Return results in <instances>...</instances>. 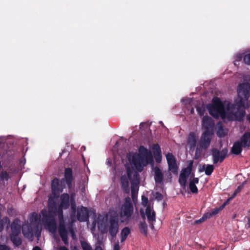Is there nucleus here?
Listing matches in <instances>:
<instances>
[{
  "label": "nucleus",
  "instance_id": "473e14b6",
  "mask_svg": "<svg viewBox=\"0 0 250 250\" xmlns=\"http://www.w3.org/2000/svg\"><path fill=\"white\" fill-rule=\"evenodd\" d=\"M139 187L137 184L134 182L131 183V197L133 201H134L137 197Z\"/></svg>",
  "mask_w": 250,
  "mask_h": 250
},
{
  "label": "nucleus",
  "instance_id": "f704fd0d",
  "mask_svg": "<svg viewBox=\"0 0 250 250\" xmlns=\"http://www.w3.org/2000/svg\"><path fill=\"white\" fill-rule=\"evenodd\" d=\"M152 148L154 155H160L161 150L160 146L158 144L153 145Z\"/></svg>",
  "mask_w": 250,
  "mask_h": 250
},
{
  "label": "nucleus",
  "instance_id": "dca6fc26",
  "mask_svg": "<svg viewBox=\"0 0 250 250\" xmlns=\"http://www.w3.org/2000/svg\"><path fill=\"white\" fill-rule=\"evenodd\" d=\"M154 177L156 184H162L164 180V174L161 169L157 166L153 168Z\"/></svg>",
  "mask_w": 250,
  "mask_h": 250
},
{
  "label": "nucleus",
  "instance_id": "864d4df0",
  "mask_svg": "<svg viewBox=\"0 0 250 250\" xmlns=\"http://www.w3.org/2000/svg\"><path fill=\"white\" fill-rule=\"evenodd\" d=\"M227 204V202H226L225 203H224L220 207H219V208L220 209V210H222L226 206Z\"/></svg>",
  "mask_w": 250,
  "mask_h": 250
},
{
  "label": "nucleus",
  "instance_id": "3c124183",
  "mask_svg": "<svg viewBox=\"0 0 250 250\" xmlns=\"http://www.w3.org/2000/svg\"><path fill=\"white\" fill-rule=\"evenodd\" d=\"M242 188H243L242 186H238L235 191V194H237L238 193L240 192V191L242 190Z\"/></svg>",
  "mask_w": 250,
  "mask_h": 250
},
{
  "label": "nucleus",
  "instance_id": "09e8293b",
  "mask_svg": "<svg viewBox=\"0 0 250 250\" xmlns=\"http://www.w3.org/2000/svg\"><path fill=\"white\" fill-rule=\"evenodd\" d=\"M142 204L143 205L146 206L148 202V199L145 196L142 197Z\"/></svg>",
  "mask_w": 250,
  "mask_h": 250
},
{
  "label": "nucleus",
  "instance_id": "f8f14e48",
  "mask_svg": "<svg viewBox=\"0 0 250 250\" xmlns=\"http://www.w3.org/2000/svg\"><path fill=\"white\" fill-rule=\"evenodd\" d=\"M168 166V170L174 174H177L178 167L175 157L172 153L168 152L166 155Z\"/></svg>",
  "mask_w": 250,
  "mask_h": 250
},
{
  "label": "nucleus",
  "instance_id": "c85d7f7f",
  "mask_svg": "<svg viewBox=\"0 0 250 250\" xmlns=\"http://www.w3.org/2000/svg\"><path fill=\"white\" fill-rule=\"evenodd\" d=\"M48 210L49 212L53 213L55 214L57 211V205L53 199L49 198L48 200Z\"/></svg>",
  "mask_w": 250,
  "mask_h": 250
},
{
  "label": "nucleus",
  "instance_id": "5fc2aeb1",
  "mask_svg": "<svg viewBox=\"0 0 250 250\" xmlns=\"http://www.w3.org/2000/svg\"><path fill=\"white\" fill-rule=\"evenodd\" d=\"M59 250H68V249L65 246H61L59 248Z\"/></svg>",
  "mask_w": 250,
  "mask_h": 250
},
{
  "label": "nucleus",
  "instance_id": "f3484780",
  "mask_svg": "<svg viewBox=\"0 0 250 250\" xmlns=\"http://www.w3.org/2000/svg\"><path fill=\"white\" fill-rule=\"evenodd\" d=\"M187 143L190 150L193 151L195 148L197 143V138L194 132H190L189 133Z\"/></svg>",
  "mask_w": 250,
  "mask_h": 250
},
{
  "label": "nucleus",
  "instance_id": "6e6d98bb",
  "mask_svg": "<svg viewBox=\"0 0 250 250\" xmlns=\"http://www.w3.org/2000/svg\"><path fill=\"white\" fill-rule=\"evenodd\" d=\"M32 250H42L39 246H35L33 248Z\"/></svg>",
  "mask_w": 250,
  "mask_h": 250
},
{
  "label": "nucleus",
  "instance_id": "680f3d73",
  "mask_svg": "<svg viewBox=\"0 0 250 250\" xmlns=\"http://www.w3.org/2000/svg\"><path fill=\"white\" fill-rule=\"evenodd\" d=\"M205 221V220H203V219H201H201H200L199 220H197V222H200V223H201V222H203V221Z\"/></svg>",
  "mask_w": 250,
  "mask_h": 250
},
{
  "label": "nucleus",
  "instance_id": "2f4dec72",
  "mask_svg": "<svg viewBox=\"0 0 250 250\" xmlns=\"http://www.w3.org/2000/svg\"><path fill=\"white\" fill-rule=\"evenodd\" d=\"M130 233V229L127 227H125L124 228L121 232V242L123 243L124 242L127 238L128 235Z\"/></svg>",
  "mask_w": 250,
  "mask_h": 250
},
{
  "label": "nucleus",
  "instance_id": "aec40b11",
  "mask_svg": "<svg viewBox=\"0 0 250 250\" xmlns=\"http://www.w3.org/2000/svg\"><path fill=\"white\" fill-rule=\"evenodd\" d=\"M59 233L61 237L62 241L65 245L68 244V236H67V230L66 229L65 226H62V225L59 227L58 228Z\"/></svg>",
  "mask_w": 250,
  "mask_h": 250
},
{
  "label": "nucleus",
  "instance_id": "7c9ffc66",
  "mask_svg": "<svg viewBox=\"0 0 250 250\" xmlns=\"http://www.w3.org/2000/svg\"><path fill=\"white\" fill-rule=\"evenodd\" d=\"M121 182L124 191L126 193H129V183L127 178L125 176H122L121 178Z\"/></svg>",
  "mask_w": 250,
  "mask_h": 250
},
{
  "label": "nucleus",
  "instance_id": "8fccbe9b",
  "mask_svg": "<svg viewBox=\"0 0 250 250\" xmlns=\"http://www.w3.org/2000/svg\"><path fill=\"white\" fill-rule=\"evenodd\" d=\"M155 157V160L157 163H160L161 161L162 155L161 154L160 155H154Z\"/></svg>",
  "mask_w": 250,
  "mask_h": 250
},
{
  "label": "nucleus",
  "instance_id": "13d9d810",
  "mask_svg": "<svg viewBox=\"0 0 250 250\" xmlns=\"http://www.w3.org/2000/svg\"><path fill=\"white\" fill-rule=\"evenodd\" d=\"M247 120L249 121L250 123V113L248 114L247 116Z\"/></svg>",
  "mask_w": 250,
  "mask_h": 250
},
{
  "label": "nucleus",
  "instance_id": "a878e982",
  "mask_svg": "<svg viewBox=\"0 0 250 250\" xmlns=\"http://www.w3.org/2000/svg\"><path fill=\"white\" fill-rule=\"evenodd\" d=\"M199 180L198 178H194L189 182V188L190 191L193 193H198V188L196 187V184L199 183Z\"/></svg>",
  "mask_w": 250,
  "mask_h": 250
},
{
  "label": "nucleus",
  "instance_id": "2eb2a0df",
  "mask_svg": "<svg viewBox=\"0 0 250 250\" xmlns=\"http://www.w3.org/2000/svg\"><path fill=\"white\" fill-rule=\"evenodd\" d=\"M238 141L243 146L244 148H250V132H245Z\"/></svg>",
  "mask_w": 250,
  "mask_h": 250
},
{
  "label": "nucleus",
  "instance_id": "de8ad7c7",
  "mask_svg": "<svg viewBox=\"0 0 250 250\" xmlns=\"http://www.w3.org/2000/svg\"><path fill=\"white\" fill-rule=\"evenodd\" d=\"M10 248L4 244H0V250H10Z\"/></svg>",
  "mask_w": 250,
  "mask_h": 250
},
{
  "label": "nucleus",
  "instance_id": "1a4fd4ad",
  "mask_svg": "<svg viewBox=\"0 0 250 250\" xmlns=\"http://www.w3.org/2000/svg\"><path fill=\"white\" fill-rule=\"evenodd\" d=\"M211 152L213 164H216L218 162L221 163L224 161L228 153V150L227 148H224L220 151L216 148H213Z\"/></svg>",
  "mask_w": 250,
  "mask_h": 250
},
{
  "label": "nucleus",
  "instance_id": "a211bd4d",
  "mask_svg": "<svg viewBox=\"0 0 250 250\" xmlns=\"http://www.w3.org/2000/svg\"><path fill=\"white\" fill-rule=\"evenodd\" d=\"M73 172L72 168L70 167L66 168L64 170V178L62 180H64L68 187H70L73 181Z\"/></svg>",
  "mask_w": 250,
  "mask_h": 250
},
{
  "label": "nucleus",
  "instance_id": "bf43d9fd",
  "mask_svg": "<svg viewBox=\"0 0 250 250\" xmlns=\"http://www.w3.org/2000/svg\"><path fill=\"white\" fill-rule=\"evenodd\" d=\"M248 224L249 225V227L250 228V218L248 219Z\"/></svg>",
  "mask_w": 250,
  "mask_h": 250
},
{
  "label": "nucleus",
  "instance_id": "a18cd8bd",
  "mask_svg": "<svg viewBox=\"0 0 250 250\" xmlns=\"http://www.w3.org/2000/svg\"><path fill=\"white\" fill-rule=\"evenodd\" d=\"M220 211H221V210L218 207V208H214L211 211V212H210V213H211L212 216H213V215H215L217 214Z\"/></svg>",
  "mask_w": 250,
  "mask_h": 250
},
{
  "label": "nucleus",
  "instance_id": "c03bdc74",
  "mask_svg": "<svg viewBox=\"0 0 250 250\" xmlns=\"http://www.w3.org/2000/svg\"><path fill=\"white\" fill-rule=\"evenodd\" d=\"M155 198L158 201H161L163 199V196L161 193L157 192L155 193Z\"/></svg>",
  "mask_w": 250,
  "mask_h": 250
},
{
  "label": "nucleus",
  "instance_id": "338daca9",
  "mask_svg": "<svg viewBox=\"0 0 250 250\" xmlns=\"http://www.w3.org/2000/svg\"><path fill=\"white\" fill-rule=\"evenodd\" d=\"M169 176H170V177H171V173H169Z\"/></svg>",
  "mask_w": 250,
  "mask_h": 250
},
{
  "label": "nucleus",
  "instance_id": "774afa93",
  "mask_svg": "<svg viewBox=\"0 0 250 250\" xmlns=\"http://www.w3.org/2000/svg\"><path fill=\"white\" fill-rule=\"evenodd\" d=\"M193 111V109H192L191 112Z\"/></svg>",
  "mask_w": 250,
  "mask_h": 250
},
{
  "label": "nucleus",
  "instance_id": "6e6552de",
  "mask_svg": "<svg viewBox=\"0 0 250 250\" xmlns=\"http://www.w3.org/2000/svg\"><path fill=\"white\" fill-rule=\"evenodd\" d=\"M193 164V161H189L187 167L182 169L178 180L179 183L182 187H185L186 185L187 178L191 172Z\"/></svg>",
  "mask_w": 250,
  "mask_h": 250
},
{
  "label": "nucleus",
  "instance_id": "c9c22d12",
  "mask_svg": "<svg viewBox=\"0 0 250 250\" xmlns=\"http://www.w3.org/2000/svg\"><path fill=\"white\" fill-rule=\"evenodd\" d=\"M126 172H127V175L128 179L129 180L132 179V174H133L134 176H137V173L136 172H134L132 169H131L130 167H128L126 168Z\"/></svg>",
  "mask_w": 250,
  "mask_h": 250
},
{
  "label": "nucleus",
  "instance_id": "4be33fe9",
  "mask_svg": "<svg viewBox=\"0 0 250 250\" xmlns=\"http://www.w3.org/2000/svg\"><path fill=\"white\" fill-rule=\"evenodd\" d=\"M242 147H243V146L238 141H237L234 143L231 152L233 154L239 155L242 151Z\"/></svg>",
  "mask_w": 250,
  "mask_h": 250
},
{
  "label": "nucleus",
  "instance_id": "4c0bfd02",
  "mask_svg": "<svg viewBox=\"0 0 250 250\" xmlns=\"http://www.w3.org/2000/svg\"><path fill=\"white\" fill-rule=\"evenodd\" d=\"M81 244L83 250H92L91 247L87 242L82 241Z\"/></svg>",
  "mask_w": 250,
  "mask_h": 250
},
{
  "label": "nucleus",
  "instance_id": "20e7f679",
  "mask_svg": "<svg viewBox=\"0 0 250 250\" xmlns=\"http://www.w3.org/2000/svg\"><path fill=\"white\" fill-rule=\"evenodd\" d=\"M133 213V206L130 198L128 197L125 199V203L121 208L120 216L123 223L128 222Z\"/></svg>",
  "mask_w": 250,
  "mask_h": 250
},
{
  "label": "nucleus",
  "instance_id": "7ed1b4c3",
  "mask_svg": "<svg viewBox=\"0 0 250 250\" xmlns=\"http://www.w3.org/2000/svg\"><path fill=\"white\" fill-rule=\"evenodd\" d=\"M245 103L243 99L239 100L233 104H228L227 109L230 110V112L227 115V118L229 120H235L237 122L244 121L246 116V108L249 107L248 105L245 106Z\"/></svg>",
  "mask_w": 250,
  "mask_h": 250
},
{
  "label": "nucleus",
  "instance_id": "603ef678",
  "mask_svg": "<svg viewBox=\"0 0 250 250\" xmlns=\"http://www.w3.org/2000/svg\"><path fill=\"white\" fill-rule=\"evenodd\" d=\"M120 250V246H119V242H116L115 244H114V250Z\"/></svg>",
  "mask_w": 250,
  "mask_h": 250
},
{
  "label": "nucleus",
  "instance_id": "49530a36",
  "mask_svg": "<svg viewBox=\"0 0 250 250\" xmlns=\"http://www.w3.org/2000/svg\"><path fill=\"white\" fill-rule=\"evenodd\" d=\"M212 215L210 212H208L207 213H205L203 215V217L201 218V219H203V220H205L206 219L208 218H209L211 217H212Z\"/></svg>",
  "mask_w": 250,
  "mask_h": 250
},
{
  "label": "nucleus",
  "instance_id": "ea45409f",
  "mask_svg": "<svg viewBox=\"0 0 250 250\" xmlns=\"http://www.w3.org/2000/svg\"><path fill=\"white\" fill-rule=\"evenodd\" d=\"M243 61L246 64L250 65V53L244 56Z\"/></svg>",
  "mask_w": 250,
  "mask_h": 250
},
{
  "label": "nucleus",
  "instance_id": "72a5a7b5",
  "mask_svg": "<svg viewBox=\"0 0 250 250\" xmlns=\"http://www.w3.org/2000/svg\"><path fill=\"white\" fill-rule=\"evenodd\" d=\"M41 228L39 226V225L36 224H34V235L39 239L41 236Z\"/></svg>",
  "mask_w": 250,
  "mask_h": 250
},
{
  "label": "nucleus",
  "instance_id": "412c9836",
  "mask_svg": "<svg viewBox=\"0 0 250 250\" xmlns=\"http://www.w3.org/2000/svg\"><path fill=\"white\" fill-rule=\"evenodd\" d=\"M217 130L216 131V134L219 137H224L228 134V129L224 128L221 122H219L217 124Z\"/></svg>",
  "mask_w": 250,
  "mask_h": 250
},
{
  "label": "nucleus",
  "instance_id": "0e129e2a",
  "mask_svg": "<svg viewBox=\"0 0 250 250\" xmlns=\"http://www.w3.org/2000/svg\"><path fill=\"white\" fill-rule=\"evenodd\" d=\"M236 194H235V192L233 193V197H234Z\"/></svg>",
  "mask_w": 250,
  "mask_h": 250
},
{
  "label": "nucleus",
  "instance_id": "f257e3e1",
  "mask_svg": "<svg viewBox=\"0 0 250 250\" xmlns=\"http://www.w3.org/2000/svg\"><path fill=\"white\" fill-rule=\"evenodd\" d=\"M98 228L100 232L105 233L108 232L113 239L116 236L119 230V218L115 211H109L105 217L100 215L98 217Z\"/></svg>",
  "mask_w": 250,
  "mask_h": 250
},
{
  "label": "nucleus",
  "instance_id": "6ab92c4d",
  "mask_svg": "<svg viewBox=\"0 0 250 250\" xmlns=\"http://www.w3.org/2000/svg\"><path fill=\"white\" fill-rule=\"evenodd\" d=\"M69 194L68 193H63L61 196V203L59 207L66 209L69 208Z\"/></svg>",
  "mask_w": 250,
  "mask_h": 250
},
{
  "label": "nucleus",
  "instance_id": "4468645a",
  "mask_svg": "<svg viewBox=\"0 0 250 250\" xmlns=\"http://www.w3.org/2000/svg\"><path fill=\"white\" fill-rule=\"evenodd\" d=\"M89 211L87 208L82 206L77 211V218L80 222H86L89 220Z\"/></svg>",
  "mask_w": 250,
  "mask_h": 250
},
{
  "label": "nucleus",
  "instance_id": "052dcab7",
  "mask_svg": "<svg viewBox=\"0 0 250 250\" xmlns=\"http://www.w3.org/2000/svg\"><path fill=\"white\" fill-rule=\"evenodd\" d=\"M141 214L142 217L143 218H145V214H144V212H141Z\"/></svg>",
  "mask_w": 250,
  "mask_h": 250
},
{
  "label": "nucleus",
  "instance_id": "9d476101",
  "mask_svg": "<svg viewBox=\"0 0 250 250\" xmlns=\"http://www.w3.org/2000/svg\"><path fill=\"white\" fill-rule=\"evenodd\" d=\"M237 93L240 99H243L245 103L250 97V84L249 83L239 84Z\"/></svg>",
  "mask_w": 250,
  "mask_h": 250
},
{
  "label": "nucleus",
  "instance_id": "a19ab883",
  "mask_svg": "<svg viewBox=\"0 0 250 250\" xmlns=\"http://www.w3.org/2000/svg\"><path fill=\"white\" fill-rule=\"evenodd\" d=\"M67 230H68V231L70 232L71 237L73 239H76V235L75 231H74V229H73L72 227L71 226L67 228Z\"/></svg>",
  "mask_w": 250,
  "mask_h": 250
},
{
  "label": "nucleus",
  "instance_id": "b1692460",
  "mask_svg": "<svg viewBox=\"0 0 250 250\" xmlns=\"http://www.w3.org/2000/svg\"><path fill=\"white\" fill-rule=\"evenodd\" d=\"M19 235L20 234H10L11 241L17 247H19L22 244V240Z\"/></svg>",
  "mask_w": 250,
  "mask_h": 250
},
{
  "label": "nucleus",
  "instance_id": "e2e57ef3",
  "mask_svg": "<svg viewBox=\"0 0 250 250\" xmlns=\"http://www.w3.org/2000/svg\"><path fill=\"white\" fill-rule=\"evenodd\" d=\"M197 111H198L199 112H200V108H199V107L197 108Z\"/></svg>",
  "mask_w": 250,
  "mask_h": 250
},
{
  "label": "nucleus",
  "instance_id": "69168bd1",
  "mask_svg": "<svg viewBox=\"0 0 250 250\" xmlns=\"http://www.w3.org/2000/svg\"><path fill=\"white\" fill-rule=\"evenodd\" d=\"M108 164H111V162H110L109 161H108Z\"/></svg>",
  "mask_w": 250,
  "mask_h": 250
},
{
  "label": "nucleus",
  "instance_id": "0eeeda50",
  "mask_svg": "<svg viewBox=\"0 0 250 250\" xmlns=\"http://www.w3.org/2000/svg\"><path fill=\"white\" fill-rule=\"evenodd\" d=\"M65 184L64 180H60L58 178H55L51 182L52 192L55 198H58L60 194L62 192Z\"/></svg>",
  "mask_w": 250,
  "mask_h": 250
},
{
  "label": "nucleus",
  "instance_id": "f03ea898",
  "mask_svg": "<svg viewBox=\"0 0 250 250\" xmlns=\"http://www.w3.org/2000/svg\"><path fill=\"white\" fill-rule=\"evenodd\" d=\"M202 126L205 129L203 132L196 148L194 159L200 158L203 150H207L209 147L214 126L213 120L209 116H204L202 120Z\"/></svg>",
  "mask_w": 250,
  "mask_h": 250
},
{
  "label": "nucleus",
  "instance_id": "5701e85b",
  "mask_svg": "<svg viewBox=\"0 0 250 250\" xmlns=\"http://www.w3.org/2000/svg\"><path fill=\"white\" fill-rule=\"evenodd\" d=\"M18 222L19 221L16 219L12 223L11 225V233L10 234L21 233V227Z\"/></svg>",
  "mask_w": 250,
  "mask_h": 250
},
{
  "label": "nucleus",
  "instance_id": "37998d69",
  "mask_svg": "<svg viewBox=\"0 0 250 250\" xmlns=\"http://www.w3.org/2000/svg\"><path fill=\"white\" fill-rule=\"evenodd\" d=\"M71 208L72 209L75 211L76 208V204L74 197H73V194L71 196Z\"/></svg>",
  "mask_w": 250,
  "mask_h": 250
},
{
  "label": "nucleus",
  "instance_id": "4d7b16f0",
  "mask_svg": "<svg viewBox=\"0 0 250 250\" xmlns=\"http://www.w3.org/2000/svg\"><path fill=\"white\" fill-rule=\"evenodd\" d=\"M95 250H103L102 248L100 246H97L96 247Z\"/></svg>",
  "mask_w": 250,
  "mask_h": 250
},
{
  "label": "nucleus",
  "instance_id": "79ce46f5",
  "mask_svg": "<svg viewBox=\"0 0 250 250\" xmlns=\"http://www.w3.org/2000/svg\"><path fill=\"white\" fill-rule=\"evenodd\" d=\"M0 177L1 179L7 180L9 178V175L7 172L4 171L1 172Z\"/></svg>",
  "mask_w": 250,
  "mask_h": 250
},
{
  "label": "nucleus",
  "instance_id": "39448f33",
  "mask_svg": "<svg viewBox=\"0 0 250 250\" xmlns=\"http://www.w3.org/2000/svg\"><path fill=\"white\" fill-rule=\"evenodd\" d=\"M209 114L213 117L221 115L222 118L226 117L224 105L219 98L213 101V104L208 108Z\"/></svg>",
  "mask_w": 250,
  "mask_h": 250
},
{
  "label": "nucleus",
  "instance_id": "c756f323",
  "mask_svg": "<svg viewBox=\"0 0 250 250\" xmlns=\"http://www.w3.org/2000/svg\"><path fill=\"white\" fill-rule=\"evenodd\" d=\"M214 166L212 165H207L206 166L205 165H203L202 169H199V172H202L203 170H205V174L207 175H210L214 170Z\"/></svg>",
  "mask_w": 250,
  "mask_h": 250
},
{
  "label": "nucleus",
  "instance_id": "e433bc0d",
  "mask_svg": "<svg viewBox=\"0 0 250 250\" xmlns=\"http://www.w3.org/2000/svg\"><path fill=\"white\" fill-rule=\"evenodd\" d=\"M140 230L145 234H147V225L145 222H141L139 226Z\"/></svg>",
  "mask_w": 250,
  "mask_h": 250
},
{
  "label": "nucleus",
  "instance_id": "423d86ee",
  "mask_svg": "<svg viewBox=\"0 0 250 250\" xmlns=\"http://www.w3.org/2000/svg\"><path fill=\"white\" fill-rule=\"evenodd\" d=\"M126 158L130 164L133 165L136 169L141 171L143 170L144 158L137 153L129 152L126 154Z\"/></svg>",
  "mask_w": 250,
  "mask_h": 250
},
{
  "label": "nucleus",
  "instance_id": "9b49d317",
  "mask_svg": "<svg viewBox=\"0 0 250 250\" xmlns=\"http://www.w3.org/2000/svg\"><path fill=\"white\" fill-rule=\"evenodd\" d=\"M42 220L45 228L50 232H55L57 229V224L53 216L45 212L42 213Z\"/></svg>",
  "mask_w": 250,
  "mask_h": 250
},
{
  "label": "nucleus",
  "instance_id": "cd10ccee",
  "mask_svg": "<svg viewBox=\"0 0 250 250\" xmlns=\"http://www.w3.org/2000/svg\"><path fill=\"white\" fill-rule=\"evenodd\" d=\"M63 209L61 207H58L57 209L56 213H58V219L59 222V227L61 226H65V223L63 218Z\"/></svg>",
  "mask_w": 250,
  "mask_h": 250
},
{
  "label": "nucleus",
  "instance_id": "58836bf2",
  "mask_svg": "<svg viewBox=\"0 0 250 250\" xmlns=\"http://www.w3.org/2000/svg\"><path fill=\"white\" fill-rule=\"evenodd\" d=\"M9 223L10 221L8 217H6L4 218H3L2 220H0V232H1L3 229V223Z\"/></svg>",
  "mask_w": 250,
  "mask_h": 250
},
{
  "label": "nucleus",
  "instance_id": "bb28decb",
  "mask_svg": "<svg viewBox=\"0 0 250 250\" xmlns=\"http://www.w3.org/2000/svg\"><path fill=\"white\" fill-rule=\"evenodd\" d=\"M139 152L140 154L146 157V160H148V158L152 160V154L151 152L147 149L144 146H141L139 147Z\"/></svg>",
  "mask_w": 250,
  "mask_h": 250
},
{
  "label": "nucleus",
  "instance_id": "ddd939ff",
  "mask_svg": "<svg viewBox=\"0 0 250 250\" xmlns=\"http://www.w3.org/2000/svg\"><path fill=\"white\" fill-rule=\"evenodd\" d=\"M22 232L23 236L29 241H33L34 238V224H26L22 226Z\"/></svg>",
  "mask_w": 250,
  "mask_h": 250
},
{
  "label": "nucleus",
  "instance_id": "393cba45",
  "mask_svg": "<svg viewBox=\"0 0 250 250\" xmlns=\"http://www.w3.org/2000/svg\"><path fill=\"white\" fill-rule=\"evenodd\" d=\"M146 214L149 222L156 221L155 212L154 211L151 212V208L149 206H147L146 209Z\"/></svg>",
  "mask_w": 250,
  "mask_h": 250
}]
</instances>
